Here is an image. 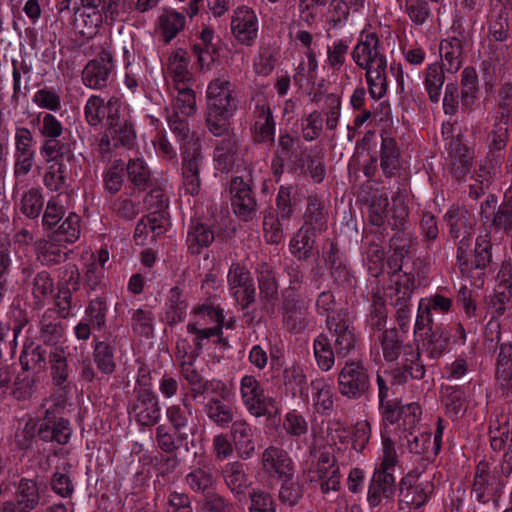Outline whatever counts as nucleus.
I'll list each match as a JSON object with an SVG mask.
<instances>
[{"mask_svg": "<svg viewBox=\"0 0 512 512\" xmlns=\"http://www.w3.org/2000/svg\"><path fill=\"white\" fill-rule=\"evenodd\" d=\"M450 236L457 245V264L463 276L470 278L475 286L483 284L482 276L492 259L490 232L479 235L473 253L472 229L475 221L465 208H450L444 216Z\"/></svg>", "mask_w": 512, "mask_h": 512, "instance_id": "nucleus-1", "label": "nucleus"}, {"mask_svg": "<svg viewBox=\"0 0 512 512\" xmlns=\"http://www.w3.org/2000/svg\"><path fill=\"white\" fill-rule=\"evenodd\" d=\"M354 62L365 70L371 98L379 100L387 92V59L375 33H367L353 48Z\"/></svg>", "mask_w": 512, "mask_h": 512, "instance_id": "nucleus-2", "label": "nucleus"}, {"mask_svg": "<svg viewBox=\"0 0 512 512\" xmlns=\"http://www.w3.org/2000/svg\"><path fill=\"white\" fill-rule=\"evenodd\" d=\"M397 460L394 442L389 436L382 434L380 464L374 470L367 492V502L370 508H377L383 500L393 498L396 491L394 471Z\"/></svg>", "mask_w": 512, "mask_h": 512, "instance_id": "nucleus-3", "label": "nucleus"}, {"mask_svg": "<svg viewBox=\"0 0 512 512\" xmlns=\"http://www.w3.org/2000/svg\"><path fill=\"white\" fill-rule=\"evenodd\" d=\"M107 129L98 144V152L102 158H109L113 149H131L136 142V131L128 115L122 113L117 98L108 100Z\"/></svg>", "mask_w": 512, "mask_h": 512, "instance_id": "nucleus-4", "label": "nucleus"}, {"mask_svg": "<svg viewBox=\"0 0 512 512\" xmlns=\"http://www.w3.org/2000/svg\"><path fill=\"white\" fill-rule=\"evenodd\" d=\"M129 415L135 422L143 427L156 425L161 418L160 402L157 394L150 386V379L146 369L138 371L133 396L127 407Z\"/></svg>", "mask_w": 512, "mask_h": 512, "instance_id": "nucleus-5", "label": "nucleus"}, {"mask_svg": "<svg viewBox=\"0 0 512 512\" xmlns=\"http://www.w3.org/2000/svg\"><path fill=\"white\" fill-rule=\"evenodd\" d=\"M406 190H398L392 196V208L389 209V201L386 195L375 196L369 209L370 222L378 227L386 222L391 228H403L409 214L406 204Z\"/></svg>", "mask_w": 512, "mask_h": 512, "instance_id": "nucleus-6", "label": "nucleus"}, {"mask_svg": "<svg viewBox=\"0 0 512 512\" xmlns=\"http://www.w3.org/2000/svg\"><path fill=\"white\" fill-rule=\"evenodd\" d=\"M240 397L250 415L272 418L280 413L275 398L267 396L260 381L253 375H244L240 380Z\"/></svg>", "mask_w": 512, "mask_h": 512, "instance_id": "nucleus-7", "label": "nucleus"}, {"mask_svg": "<svg viewBox=\"0 0 512 512\" xmlns=\"http://www.w3.org/2000/svg\"><path fill=\"white\" fill-rule=\"evenodd\" d=\"M206 159L200 139L191 140L181 147L182 187L186 194L196 196L201 189L200 173L205 167Z\"/></svg>", "mask_w": 512, "mask_h": 512, "instance_id": "nucleus-8", "label": "nucleus"}, {"mask_svg": "<svg viewBox=\"0 0 512 512\" xmlns=\"http://www.w3.org/2000/svg\"><path fill=\"white\" fill-rule=\"evenodd\" d=\"M422 471L418 468L407 473L400 481L399 509H419L429 499L434 491V484L430 479L421 478Z\"/></svg>", "mask_w": 512, "mask_h": 512, "instance_id": "nucleus-9", "label": "nucleus"}, {"mask_svg": "<svg viewBox=\"0 0 512 512\" xmlns=\"http://www.w3.org/2000/svg\"><path fill=\"white\" fill-rule=\"evenodd\" d=\"M338 390L344 397L357 400L367 394L370 377L367 368L358 361H347L338 373Z\"/></svg>", "mask_w": 512, "mask_h": 512, "instance_id": "nucleus-10", "label": "nucleus"}, {"mask_svg": "<svg viewBox=\"0 0 512 512\" xmlns=\"http://www.w3.org/2000/svg\"><path fill=\"white\" fill-rule=\"evenodd\" d=\"M306 480L319 485L323 494L338 491L341 485V473L336 457L331 453L321 452L315 464L306 472Z\"/></svg>", "mask_w": 512, "mask_h": 512, "instance_id": "nucleus-11", "label": "nucleus"}, {"mask_svg": "<svg viewBox=\"0 0 512 512\" xmlns=\"http://www.w3.org/2000/svg\"><path fill=\"white\" fill-rule=\"evenodd\" d=\"M282 321L284 327L291 333H302L311 324L309 305L296 293L283 292Z\"/></svg>", "mask_w": 512, "mask_h": 512, "instance_id": "nucleus-12", "label": "nucleus"}, {"mask_svg": "<svg viewBox=\"0 0 512 512\" xmlns=\"http://www.w3.org/2000/svg\"><path fill=\"white\" fill-rule=\"evenodd\" d=\"M326 326L332 336L337 357L345 358L351 355L355 351L358 341L352 323L342 313H338L336 316L326 319Z\"/></svg>", "mask_w": 512, "mask_h": 512, "instance_id": "nucleus-13", "label": "nucleus"}, {"mask_svg": "<svg viewBox=\"0 0 512 512\" xmlns=\"http://www.w3.org/2000/svg\"><path fill=\"white\" fill-rule=\"evenodd\" d=\"M166 418L172 430L179 433H187V437L190 439H195L200 430L198 412L187 397L182 398L178 403L168 406Z\"/></svg>", "mask_w": 512, "mask_h": 512, "instance_id": "nucleus-14", "label": "nucleus"}, {"mask_svg": "<svg viewBox=\"0 0 512 512\" xmlns=\"http://www.w3.org/2000/svg\"><path fill=\"white\" fill-rule=\"evenodd\" d=\"M114 71L113 54L103 48L98 57L90 60L83 69L82 81L88 88L101 90L112 81Z\"/></svg>", "mask_w": 512, "mask_h": 512, "instance_id": "nucleus-15", "label": "nucleus"}, {"mask_svg": "<svg viewBox=\"0 0 512 512\" xmlns=\"http://www.w3.org/2000/svg\"><path fill=\"white\" fill-rule=\"evenodd\" d=\"M497 204V197L489 194L480 206L481 220L490 229L507 233L512 229V198Z\"/></svg>", "mask_w": 512, "mask_h": 512, "instance_id": "nucleus-16", "label": "nucleus"}, {"mask_svg": "<svg viewBox=\"0 0 512 512\" xmlns=\"http://www.w3.org/2000/svg\"><path fill=\"white\" fill-rule=\"evenodd\" d=\"M503 489V484L498 476L492 473L486 461H480L476 466L471 496L479 503L486 504L496 501Z\"/></svg>", "mask_w": 512, "mask_h": 512, "instance_id": "nucleus-17", "label": "nucleus"}, {"mask_svg": "<svg viewBox=\"0 0 512 512\" xmlns=\"http://www.w3.org/2000/svg\"><path fill=\"white\" fill-rule=\"evenodd\" d=\"M231 295L244 310L255 300V286L249 270L240 263H233L227 275Z\"/></svg>", "mask_w": 512, "mask_h": 512, "instance_id": "nucleus-18", "label": "nucleus"}, {"mask_svg": "<svg viewBox=\"0 0 512 512\" xmlns=\"http://www.w3.org/2000/svg\"><path fill=\"white\" fill-rule=\"evenodd\" d=\"M259 31V21L256 13L246 6L237 7L231 19V32L235 40L245 46L256 42Z\"/></svg>", "mask_w": 512, "mask_h": 512, "instance_id": "nucleus-19", "label": "nucleus"}, {"mask_svg": "<svg viewBox=\"0 0 512 512\" xmlns=\"http://www.w3.org/2000/svg\"><path fill=\"white\" fill-rule=\"evenodd\" d=\"M207 108L236 112L239 101L234 92V86L228 78L213 79L207 87Z\"/></svg>", "mask_w": 512, "mask_h": 512, "instance_id": "nucleus-20", "label": "nucleus"}, {"mask_svg": "<svg viewBox=\"0 0 512 512\" xmlns=\"http://www.w3.org/2000/svg\"><path fill=\"white\" fill-rule=\"evenodd\" d=\"M231 205L234 213L244 221L251 220L257 212V201L252 188L241 177L230 183Z\"/></svg>", "mask_w": 512, "mask_h": 512, "instance_id": "nucleus-21", "label": "nucleus"}, {"mask_svg": "<svg viewBox=\"0 0 512 512\" xmlns=\"http://www.w3.org/2000/svg\"><path fill=\"white\" fill-rule=\"evenodd\" d=\"M37 435L42 441L65 445L71 438L72 427L68 420L56 416L54 410L47 409L38 423Z\"/></svg>", "mask_w": 512, "mask_h": 512, "instance_id": "nucleus-22", "label": "nucleus"}, {"mask_svg": "<svg viewBox=\"0 0 512 512\" xmlns=\"http://www.w3.org/2000/svg\"><path fill=\"white\" fill-rule=\"evenodd\" d=\"M33 142V135L28 128H16L14 155V175L16 178L26 176L33 167L35 161V150L33 149Z\"/></svg>", "mask_w": 512, "mask_h": 512, "instance_id": "nucleus-23", "label": "nucleus"}, {"mask_svg": "<svg viewBox=\"0 0 512 512\" xmlns=\"http://www.w3.org/2000/svg\"><path fill=\"white\" fill-rule=\"evenodd\" d=\"M40 502V493L36 481L22 478L15 491V502H6L4 512H30Z\"/></svg>", "mask_w": 512, "mask_h": 512, "instance_id": "nucleus-24", "label": "nucleus"}, {"mask_svg": "<svg viewBox=\"0 0 512 512\" xmlns=\"http://www.w3.org/2000/svg\"><path fill=\"white\" fill-rule=\"evenodd\" d=\"M263 470L270 476L292 478L294 467L289 454L275 446L267 447L262 453Z\"/></svg>", "mask_w": 512, "mask_h": 512, "instance_id": "nucleus-25", "label": "nucleus"}, {"mask_svg": "<svg viewBox=\"0 0 512 512\" xmlns=\"http://www.w3.org/2000/svg\"><path fill=\"white\" fill-rule=\"evenodd\" d=\"M252 137L257 143H272L275 138V122L269 104L258 101L253 111Z\"/></svg>", "mask_w": 512, "mask_h": 512, "instance_id": "nucleus-26", "label": "nucleus"}, {"mask_svg": "<svg viewBox=\"0 0 512 512\" xmlns=\"http://www.w3.org/2000/svg\"><path fill=\"white\" fill-rule=\"evenodd\" d=\"M223 480L235 499L241 501L251 485L245 465L240 461L226 463L221 470Z\"/></svg>", "mask_w": 512, "mask_h": 512, "instance_id": "nucleus-27", "label": "nucleus"}, {"mask_svg": "<svg viewBox=\"0 0 512 512\" xmlns=\"http://www.w3.org/2000/svg\"><path fill=\"white\" fill-rule=\"evenodd\" d=\"M426 373L425 365L420 356L419 349L408 345L402 357L401 367L392 371V377L397 383L407 382L409 378L420 380Z\"/></svg>", "mask_w": 512, "mask_h": 512, "instance_id": "nucleus-28", "label": "nucleus"}, {"mask_svg": "<svg viewBox=\"0 0 512 512\" xmlns=\"http://www.w3.org/2000/svg\"><path fill=\"white\" fill-rule=\"evenodd\" d=\"M448 150L451 158V173L457 180H465L470 172L473 160L470 148L458 135L450 140Z\"/></svg>", "mask_w": 512, "mask_h": 512, "instance_id": "nucleus-29", "label": "nucleus"}, {"mask_svg": "<svg viewBox=\"0 0 512 512\" xmlns=\"http://www.w3.org/2000/svg\"><path fill=\"white\" fill-rule=\"evenodd\" d=\"M181 374L185 381L190 386L191 396L197 399L199 396L212 391L227 390V386L219 380H206L201 374L193 367L192 362H185L181 365Z\"/></svg>", "mask_w": 512, "mask_h": 512, "instance_id": "nucleus-30", "label": "nucleus"}, {"mask_svg": "<svg viewBox=\"0 0 512 512\" xmlns=\"http://www.w3.org/2000/svg\"><path fill=\"white\" fill-rule=\"evenodd\" d=\"M442 66L448 73H456L463 64V34L450 36L440 42Z\"/></svg>", "mask_w": 512, "mask_h": 512, "instance_id": "nucleus-31", "label": "nucleus"}, {"mask_svg": "<svg viewBox=\"0 0 512 512\" xmlns=\"http://www.w3.org/2000/svg\"><path fill=\"white\" fill-rule=\"evenodd\" d=\"M512 268L509 263H503L497 275L498 284L490 300V306L498 315H503L512 297L511 283Z\"/></svg>", "mask_w": 512, "mask_h": 512, "instance_id": "nucleus-32", "label": "nucleus"}, {"mask_svg": "<svg viewBox=\"0 0 512 512\" xmlns=\"http://www.w3.org/2000/svg\"><path fill=\"white\" fill-rule=\"evenodd\" d=\"M155 440L157 447L167 454H173L180 448L189 451L195 447V439L187 437V433L170 430L163 424L156 427Z\"/></svg>", "mask_w": 512, "mask_h": 512, "instance_id": "nucleus-33", "label": "nucleus"}, {"mask_svg": "<svg viewBox=\"0 0 512 512\" xmlns=\"http://www.w3.org/2000/svg\"><path fill=\"white\" fill-rule=\"evenodd\" d=\"M230 436L238 456L249 459L255 451L253 430L251 425L244 419H237L231 424Z\"/></svg>", "mask_w": 512, "mask_h": 512, "instance_id": "nucleus-34", "label": "nucleus"}, {"mask_svg": "<svg viewBox=\"0 0 512 512\" xmlns=\"http://www.w3.org/2000/svg\"><path fill=\"white\" fill-rule=\"evenodd\" d=\"M66 318L57 312L55 308H48L40 319V337L46 344H57L65 335V326L62 319Z\"/></svg>", "mask_w": 512, "mask_h": 512, "instance_id": "nucleus-35", "label": "nucleus"}, {"mask_svg": "<svg viewBox=\"0 0 512 512\" xmlns=\"http://www.w3.org/2000/svg\"><path fill=\"white\" fill-rule=\"evenodd\" d=\"M185 483L193 492L205 496L216 486L213 467L208 464L191 467L185 476Z\"/></svg>", "mask_w": 512, "mask_h": 512, "instance_id": "nucleus-36", "label": "nucleus"}, {"mask_svg": "<svg viewBox=\"0 0 512 512\" xmlns=\"http://www.w3.org/2000/svg\"><path fill=\"white\" fill-rule=\"evenodd\" d=\"M380 167L387 177H393L400 169V151L396 140L387 132L381 134Z\"/></svg>", "mask_w": 512, "mask_h": 512, "instance_id": "nucleus-37", "label": "nucleus"}, {"mask_svg": "<svg viewBox=\"0 0 512 512\" xmlns=\"http://www.w3.org/2000/svg\"><path fill=\"white\" fill-rule=\"evenodd\" d=\"M239 145L237 138L227 135L216 141L213 158L221 170L230 171L238 159Z\"/></svg>", "mask_w": 512, "mask_h": 512, "instance_id": "nucleus-38", "label": "nucleus"}, {"mask_svg": "<svg viewBox=\"0 0 512 512\" xmlns=\"http://www.w3.org/2000/svg\"><path fill=\"white\" fill-rule=\"evenodd\" d=\"M13 93L12 100L18 102L20 97H26L28 84L33 70L32 63L22 56L20 60L12 59Z\"/></svg>", "mask_w": 512, "mask_h": 512, "instance_id": "nucleus-39", "label": "nucleus"}, {"mask_svg": "<svg viewBox=\"0 0 512 512\" xmlns=\"http://www.w3.org/2000/svg\"><path fill=\"white\" fill-rule=\"evenodd\" d=\"M399 440L403 446L409 450V452L422 455V459L430 460L436 455L432 454V436L431 433L426 431L416 432H405L404 435H399Z\"/></svg>", "mask_w": 512, "mask_h": 512, "instance_id": "nucleus-40", "label": "nucleus"}, {"mask_svg": "<svg viewBox=\"0 0 512 512\" xmlns=\"http://www.w3.org/2000/svg\"><path fill=\"white\" fill-rule=\"evenodd\" d=\"M185 21L184 14L164 9L157 19L156 31L169 43L184 28Z\"/></svg>", "mask_w": 512, "mask_h": 512, "instance_id": "nucleus-41", "label": "nucleus"}, {"mask_svg": "<svg viewBox=\"0 0 512 512\" xmlns=\"http://www.w3.org/2000/svg\"><path fill=\"white\" fill-rule=\"evenodd\" d=\"M379 342L383 358L387 362H394L404 353L409 344H404L402 335L395 329H386L379 335Z\"/></svg>", "mask_w": 512, "mask_h": 512, "instance_id": "nucleus-42", "label": "nucleus"}, {"mask_svg": "<svg viewBox=\"0 0 512 512\" xmlns=\"http://www.w3.org/2000/svg\"><path fill=\"white\" fill-rule=\"evenodd\" d=\"M450 333L441 325L436 324L424 334L423 347L432 359L439 358L446 350Z\"/></svg>", "mask_w": 512, "mask_h": 512, "instance_id": "nucleus-43", "label": "nucleus"}, {"mask_svg": "<svg viewBox=\"0 0 512 512\" xmlns=\"http://www.w3.org/2000/svg\"><path fill=\"white\" fill-rule=\"evenodd\" d=\"M204 412L207 418L220 428H227L235 421L233 407L217 397L210 398L204 404Z\"/></svg>", "mask_w": 512, "mask_h": 512, "instance_id": "nucleus-44", "label": "nucleus"}, {"mask_svg": "<svg viewBox=\"0 0 512 512\" xmlns=\"http://www.w3.org/2000/svg\"><path fill=\"white\" fill-rule=\"evenodd\" d=\"M304 225L314 232H322L327 228V212L323 202L315 195L307 198V208L304 213Z\"/></svg>", "mask_w": 512, "mask_h": 512, "instance_id": "nucleus-45", "label": "nucleus"}, {"mask_svg": "<svg viewBox=\"0 0 512 512\" xmlns=\"http://www.w3.org/2000/svg\"><path fill=\"white\" fill-rule=\"evenodd\" d=\"M213 241L214 232L208 225L200 222L190 225L186 242L191 254H200L202 249L208 247Z\"/></svg>", "mask_w": 512, "mask_h": 512, "instance_id": "nucleus-46", "label": "nucleus"}, {"mask_svg": "<svg viewBox=\"0 0 512 512\" xmlns=\"http://www.w3.org/2000/svg\"><path fill=\"white\" fill-rule=\"evenodd\" d=\"M313 352L320 370L327 372L332 369L337 357L332 340L327 334L320 333L313 341Z\"/></svg>", "mask_w": 512, "mask_h": 512, "instance_id": "nucleus-47", "label": "nucleus"}, {"mask_svg": "<svg viewBox=\"0 0 512 512\" xmlns=\"http://www.w3.org/2000/svg\"><path fill=\"white\" fill-rule=\"evenodd\" d=\"M40 153L46 162H64V160L71 162L75 159L71 145L60 138L44 140L40 147Z\"/></svg>", "mask_w": 512, "mask_h": 512, "instance_id": "nucleus-48", "label": "nucleus"}, {"mask_svg": "<svg viewBox=\"0 0 512 512\" xmlns=\"http://www.w3.org/2000/svg\"><path fill=\"white\" fill-rule=\"evenodd\" d=\"M509 137L508 124L497 122L494 120L493 129L487 135V145L489 148V156L495 165H500L503 158L502 151L507 145Z\"/></svg>", "mask_w": 512, "mask_h": 512, "instance_id": "nucleus-49", "label": "nucleus"}, {"mask_svg": "<svg viewBox=\"0 0 512 512\" xmlns=\"http://www.w3.org/2000/svg\"><path fill=\"white\" fill-rule=\"evenodd\" d=\"M316 233L302 226L290 242L291 253L299 260H307L314 256Z\"/></svg>", "mask_w": 512, "mask_h": 512, "instance_id": "nucleus-50", "label": "nucleus"}, {"mask_svg": "<svg viewBox=\"0 0 512 512\" xmlns=\"http://www.w3.org/2000/svg\"><path fill=\"white\" fill-rule=\"evenodd\" d=\"M46 356V349L40 345L31 343L25 346L20 355L22 370L31 371L33 374L43 372L47 367Z\"/></svg>", "mask_w": 512, "mask_h": 512, "instance_id": "nucleus-51", "label": "nucleus"}, {"mask_svg": "<svg viewBox=\"0 0 512 512\" xmlns=\"http://www.w3.org/2000/svg\"><path fill=\"white\" fill-rule=\"evenodd\" d=\"M53 237V240H41L36 244L37 259L42 265L52 266L64 262L67 251Z\"/></svg>", "mask_w": 512, "mask_h": 512, "instance_id": "nucleus-52", "label": "nucleus"}, {"mask_svg": "<svg viewBox=\"0 0 512 512\" xmlns=\"http://www.w3.org/2000/svg\"><path fill=\"white\" fill-rule=\"evenodd\" d=\"M478 92V76L476 70L467 66L461 73V107L470 111L475 103Z\"/></svg>", "mask_w": 512, "mask_h": 512, "instance_id": "nucleus-53", "label": "nucleus"}, {"mask_svg": "<svg viewBox=\"0 0 512 512\" xmlns=\"http://www.w3.org/2000/svg\"><path fill=\"white\" fill-rule=\"evenodd\" d=\"M312 401L317 412L328 414L333 407V393L330 384L324 378L311 381Z\"/></svg>", "mask_w": 512, "mask_h": 512, "instance_id": "nucleus-54", "label": "nucleus"}, {"mask_svg": "<svg viewBox=\"0 0 512 512\" xmlns=\"http://www.w3.org/2000/svg\"><path fill=\"white\" fill-rule=\"evenodd\" d=\"M258 285L262 300L274 303L278 299V281L267 263H262L258 269Z\"/></svg>", "mask_w": 512, "mask_h": 512, "instance_id": "nucleus-55", "label": "nucleus"}, {"mask_svg": "<svg viewBox=\"0 0 512 512\" xmlns=\"http://www.w3.org/2000/svg\"><path fill=\"white\" fill-rule=\"evenodd\" d=\"M445 68L439 63H432L425 69L424 85L429 99L433 103H438L441 96V90L445 82Z\"/></svg>", "mask_w": 512, "mask_h": 512, "instance_id": "nucleus-56", "label": "nucleus"}, {"mask_svg": "<svg viewBox=\"0 0 512 512\" xmlns=\"http://www.w3.org/2000/svg\"><path fill=\"white\" fill-rule=\"evenodd\" d=\"M93 359L97 368L104 374H112L116 369L114 346L107 340L99 341L95 337Z\"/></svg>", "mask_w": 512, "mask_h": 512, "instance_id": "nucleus-57", "label": "nucleus"}, {"mask_svg": "<svg viewBox=\"0 0 512 512\" xmlns=\"http://www.w3.org/2000/svg\"><path fill=\"white\" fill-rule=\"evenodd\" d=\"M234 113L207 108L205 122L209 132L216 137L230 135V118Z\"/></svg>", "mask_w": 512, "mask_h": 512, "instance_id": "nucleus-58", "label": "nucleus"}, {"mask_svg": "<svg viewBox=\"0 0 512 512\" xmlns=\"http://www.w3.org/2000/svg\"><path fill=\"white\" fill-rule=\"evenodd\" d=\"M131 318H130V325L132 328V331L140 336H144L146 338H149L154 331V314L150 309H134L129 311Z\"/></svg>", "mask_w": 512, "mask_h": 512, "instance_id": "nucleus-59", "label": "nucleus"}, {"mask_svg": "<svg viewBox=\"0 0 512 512\" xmlns=\"http://www.w3.org/2000/svg\"><path fill=\"white\" fill-rule=\"evenodd\" d=\"M108 305L104 297H96L89 301L84 319L88 321L93 329L101 330L107 321Z\"/></svg>", "mask_w": 512, "mask_h": 512, "instance_id": "nucleus-60", "label": "nucleus"}, {"mask_svg": "<svg viewBox=\"0 0 512 512\" xmlns=\"http://www.w3.org/2000/svg\"><path fill=\"white\" fill-rule=\"evenodd\" d=\"M493 119L506 124L512 122V84L505 83L500 87Z\"/></svg>", "mask_w": 512, "mask_h": 512, "instance_id": "nucleus-61", "label": "nucleus"}, {"mask_svg": "<svg viewBox=\"0 0 512 512\" xmlns=\"http://www.w3.org/2000/svg\"><path fill=\"white\" fill-rule=\"evenodd\" d=\"M128 180L136 187L145 189L151 179L150 169L143 158L130 159L126 164Z\"/></svg>", "mask_w": 512, "mask_h": 512, "instance_id": "nucleus-62", "label": "nucleus"}, {"mask_svg": "<svg viewBox=\"0 0 512 512\" xmlns=\"http://www.w3.org/2000/svg\"><path fill=\"white\" fill-rule=\"evenodd\" d=\"M168 306L169 308L166 315L169 323L176 324L181 322L186 315L187 303L183 296V291L178 286L170 289Z\"/></svg>", "mask_w": 512, "mask_h": 512, "instance_id": "nucleus-63", "label": "nucleus"}, {"mask_svg": "<svg viewBox=\"0 0 512 512\" xmlns=\"http://www.w3.org/2000/svg\"><path fill=\"white\" fill-rule=\"evenodd\" d=\"M44 206V196L40 189L31 188L26 191L20 202L21 212L30 219L37 218Z\"/></svg>", "mask_w": 512, "mask_h": 512, "instance_id": "nucleus-64", "label": "nucleus"}]
</instances>
